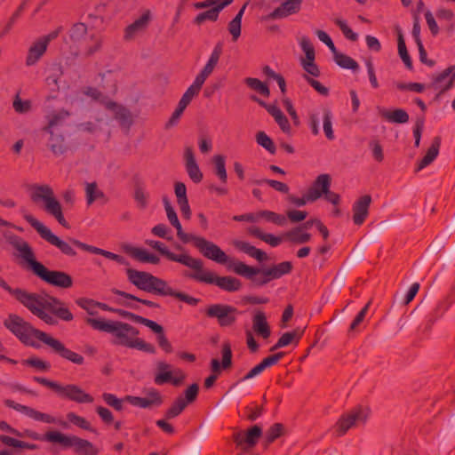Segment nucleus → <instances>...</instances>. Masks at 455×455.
I'll use <instances>...</instances> for the list:
<instances>
[{"label": "nucleus", "mask_w": 455, "mask_h": 455, "mask_svg": "<svg viewBox=\"0 0 455 455\" xmlns=\"http://www.w3.org/2000/svg\"><path fill=\"white\" fill-rule=\"evenodd\" d=\"M193 243L194 246L204 257L221 265H226L228 270L248 279L256 287H262L275 279L288 275L292 270L290 261L272 265L268 267H257L245 264L243 261L230 259L220 246L206 240L204 237L190 235L183 243Z\"/></svg>", "instance_id": "1"}, {"label": "nucleus", "mask_w": 455, "mask_h": 455, "mask_svg": "<svg viewBox=\"0 0 455 455\" xmlns=\"http://www.w3.org/2000/svg\"><path fill=\"white\" fill-rule=\"evenodd\" d=\"M0 286L13 295L34 315L49 325H56L58 320L70 322L74 315L66 304L56 297L47 294L28 292L23 289H12L0 277Z\"/></svg>", "instance_id": "2"}, {"label": "nucleus", "mask_w": 455, "mask_h": 455, "mask_svg": "<svg viewBox=\"0 0 455 455\" xmlns=\"http://www.w3.org/2000/svg\"><path fill=\"white\" fill-rule=\"evenodd\" d=\"M4 324L26 346L39 349L41 347L40 341L47 346L52 353L67 361L77 365H82L84 363V358L82 355L68 348L60 339L34 328L17 315H10Z\"/></svg>", "instance_id": "3"}, {"label": "nucleus", "mask_w": 455, "mask_h": 455, "mask_svg": "<svg viewBox=\"0 0 455 455\" xmlns=\"http://www.w3.org/2000/svg\"><path fill=\"white\" fill-rule=\"evenodd\" d=\"M24 219L28 223L30 224L33 228L36 230L42 239L59 249V251L66 256L75 257L76 255L75 247H76L93 254L101 255L108 259L117 262L120 265H129V262L122 255L87 244L74 238H69L68 241L60 239L58 235L53 234L48 227H46L44 223L39 221L31 214L24 215Z\"/></svg>", "instance_id": "4"}, {"label": "nucleus", "mask_w": 455, "mask_h": 455, "mask_svg": "<svg viewBox=\"0 0 455 455\" xmlns=\"http://www.w3.org/2000/svg\"><path fill=\"white\" fill-rule=\"evenodd\" d=\"M86 323L94 330L111 334V343L127 348H135L148 354H155L154 345L139 338L140 331L130 323L121 321L87 318Z\"/></svg>", "instance_id": "5"}, {"label": "nucleus", "mask_w": 455, "mask_h": 455, "mask_svg": "<svg viewBox=\"0 0 455 455\" xmlns=\"http://www.w3.org/2000/svg\"><path fill=\"white\" fill-rule=\"evenodd\" d=\"M10 243L19 252V257L27 264V267L36 277L52 286L68 289L73 285L72 276L63 271L50 270L37 261L29 243L18 235H12Z\"/></svg>", "instance_id": "6"}, {"label": "nucleus", "mask_w": 455, "mask_h": 455, "mask_svg": "<svg viewBox=\"0 0 455 455\" xmlns=\"http://www.w3.org/2000/svg\"><path fill=\"white\" fill-rule=\"evenodd\" d=\"M190 269L192 271L184 272V276L197 283L214 284L228 292L238 291L242 288V282L239 279L230 275L219 276L212 271L205 269L201 259L196 258Z\"/></svg>", "instance_id": "7"}, {"label": "nucleus", "mask_w": 455, "mask_h": 455, "mask_svg": "<svg viewBox=\"0 0 455 455\" xmlns=\"http://www.w3.org/2000/svg\"><path fill=\"white\" fill-rule=\"evenodd\" d=\"M31 200L37 204H41L44 211L53 217L60 225L68 228L60 202L56 198L52 187L49 185L35 184L30 188Z\"/></svg>", "instance_id": "8"}, {"label": "nucleus", "mask_w": 455, "mask_h": 455, "mask_svg": "<svg viewBox=\"0 0 455 455\" xmlns=\"http://www.w3.org/2000/svg\"><path fill=\"white\" fill-rule=\"evenodd\" d=\"M125 273L128 281L139 290L164 297L168 286L165 280L151 273L133 268H127Z\"/></svg>", "instance_id": "9"}, {"label": "nucleus", "mask_w": 455, "mask_h": 455, "mask_svg": "<svg viewBox=\"0 0 455 455\" xmlns=\"http://www.w3.org/2000/svg\"><path fill=\"white\" fill-rule=\"evenodd\" d=\"M47 442L60 443L64 448H73L77 455H99V449L90 441L74 435H65L59 431L45 433Z\"/></svg>", "instance_id": "10"}, {"label": "nucleus", "mask_w": 455, "mask_h": 455, "mask_svg": "<svg viewBox=\"0 0 455 455\" xmlns=\"http://www.w3.org/2000/svg\"><path fill=\"white\" fill-rule=\"evenodd\" d=\"M238 309L231 305L216 303L212 304L205 309V315L209 318L216 319L220 327L233 325L238 315Z\"/></svg>", "instance_id": "11"}, {"label": "nucleus", "mask_w": 455, "mask_h": 455, "mask_svg": "<svg viewBox=\"0 0 455 455\" xmlns=\"http://www.w3.org/2000/svg\"><path fill=\"white\" fill-rule=\"evenodd\" d=\"M367 407L357 406L343 414L336 424V431L339 436L344 435L351 427L364 424L369 417Z\"/></svg>", "instance_id": "12"}, {"label": "nucleus", "mask_w": 455, "mask_h": 455, "mask_svg": "<svg viewBox=\"0 0 455 455\" xmlns=\"http://www.w3.org/2000/svg\"><path fill=\"white\" fill-rule=\"evenodd\" d=\"M4 404L8 408H12L16 411L24 414L36 421H40L47 424H60L63 427H67L66 422L59 421L55 417L50 414L38 411L29 406L18 403L13 400L6 399L4 400Z\"/></svg>", "instance_id": "13"}, {"label": "nucleus", "mask_w": 455, "mask_h": 455, "mask_svg": "<svg viewBox=\"0 0 455 455\" xmlns=\"http://www.w3.org/2000/svg\"><path fill=\"white\" fill-rule=\"evenodd\" d=\"M124 399L127 403L134 407L140 409H151L160 407L164 403V397L156 388H150L144 397L126 395Z\"/></svg>", "instance_id": "14"}, {"label": "nucleus", "mask_w": 455, "mask_h": 455, "mask_svg": "<svg viewBox=\"0 0 455 455\" xmlns=\"http://www.w3.org/2000/svg\"><path fill=\"white\" fill-rule=\"evenodd\" d=\"M145 243L149 247L159 251L160 254L164 256L167 259L180 263L188 268L191 267L196 258L190 256L188 253L176 254L171 251L164 243L156 240L147 239Z\"/></svg>", "instance_id": "15"}, {"label": "nucleus", "mask_w": 455, "mask_h": 455, "mask_svg": "<svg viewBox=\"0 0 455 455\" xmlns=\"http://www.w3.org/2000/svg\"><path fill=\"white\" fill-rule=\"evenodd\" d=\"M57 395L63 399L77 403H92L94 398L92 395L86 393L79 386L75 384L60 385L59 387Z\"/></svg>", "instance_id": "16"}, {"label": "nucleus", "mask_w": 455, "mask_h": 455, "mask_svg": "<svg viewBox=\"0 0 455 455\" xmlns=\"http://www.w3.org/2000/svg\"><path fill=\"white\" fill-rule=\"evenodd\" d=\"M171 365L165 362H158L156 364L157 372L155 376V383L156 385H164L165 383H172L174 386H179L183 379H185V375L181 371H177L176 373L179 376H172V372L171 371Z\"/></svg>", "instance_id": "17"}, {"label": "nucleus", "mask_w": 455, "mask_h": 455, "mask_svg": "<svg viewBox=\"0 0 455 455\" xmlns=\"http://www.w3.org/2000/svg\"><path fill=\"white\" fill-rule=\"evenodd\" d=\"M262 435V429L259 426L254 425L247 430L246 433L239 432L234 435V441L236 445L243 450L254 447Z\"/></svg>", "instance_id": "18"}, {"label": "nucleus", "mask_w": 455, "mask_h": 455, "mask_svg": "<svg viewBox=\"0 0 455 455\" xmlns=\"http://www.w3.org/2000/svg\"><path fill=\"white\" fill-rule=\"evenodd\" d=\"M223 52V44L222 43H217L215 46L213 47V50L204 66L203 69L200 71V73L196 76V80L201 83V84H204L206 79L210 76V75L213 72L215 68L217 67L220 56Z\"/></svg>", "instance_id": "19"}, {"label": "nucleus", "mask_w": 455, "mask_h": 455, "mask_svg": "<svg viewBox=\"0 0 455 455\" xmlns=\"http://www.w3.org/2000/svg\"><path fill=\"white\" fill-rule=\"evenodd\" d=\"M303 0H284L280 6L267 15V19H283L298 13L301 9Z\"/></svg>", "instance_id": "20"}, {"label": "nucleus", "mask_w": 455, "mask_h": 455, "mask_svg": "<svg viewBox=\"0 0 455 455\" xmlns=\"http://www.w3.org/2000/svg\"><path fill=\"white\" fill-rule=\"evenodd\" d=\"M371 203V196L364 195L358 198L353 204V221L355 225H362L369 214V208Z\"/></svg>", "instance_id": "21"}, {"label": "nucleus", "mask_w": 455, "mask_h": 455, "mask_svg": "<svg viewBox=\"0 0 455 455\" xmlns=\"http://www.w3.org/2000/svg\"><path fill=\"white\" fill-rule=\"evenodd\" d=\"M455 79V67L450 66L445 68L442 73L437 75L433 81V87L439 90L437 96L444 93L450 90Z\"/></svg>", "instance_id": "22"}, {"label": "nucleus", "mask_w": 455, "mask_h": 455, "mask_svg": "<svg viewBox=\"0 0 455 455\" xmlns=\"http://www.w3.org/2000/svg\"><path fill=\"white\" fill-rule=\"evenodd\" d=\"M331 187V177L329 174H320L316 177L307 193L311 201H316L323 193L328 192Z\"/></svg>", "instance_id": "23"}, {"label": "nucleus", "mask_w": 455, "mask_h": 455, "mask_svg": "<svg viewBox=\"0 0 455 455\" xmlns=\"http://www.w3.org/2000/svg\"><path fill=\"white\" fill-rule=\"evenodd\" d=\"M151 20V12L150 11H145L140 18L135 20L132 24H130L124 30V39L131 40L134 38L140 33L145 31L149 24Z\"/></svg>", "instance_id": "24"}, {"label": "nucleus", "mask_w": 455, "mask_h": 455, "mask_svg": "<svg viewBox=\"0 0 455 455\" xmlns=\"http://www.w3.org/2000/svg\"><path fill=\"white\" fill-rule=\"evenodd\" d=\"M185 167L190 180L195 183H200L204 175L201 172L191 148H187L184 152Z\"/></svg>", "instance_id": "25"}, {"label": "nucleus", "mask_w": 455, "mask_h": 455, "mask_svg": "<svg viewBox=\"0 0 455 455\" xmlns=\"http://www.w3.org/2000/svg\"><path fill=\"white\" fill-rule=\"evenodd\" d=\"M222 361L220 363L218 359L211 361V370L214 375L220 372L221 369L226 370L232 365V349L229 342H224L221 347Z\"/></svg>", "instance_id": "26"}, {"label": "nucleus", "mask_w": 455, "mask_h": 455, "mask_svg": "<svg viewBox=\"0 0 455 455\" xmlns=\"http://www.w3.org/2000/svg\"><path fill=\"white\" fill-rule=\"evenodd\" d=\"M174 192L177 197V204L180 207L182 216L189 220L191 217V210L187 196V188L183 182L178 181L174 185Z\"/></svg>", "instance_id": "27"}, {"label": "nucleus", "mask_w": 455, "mask_h": 455, "mask_svg": "<svg viewBox=\"0 0 455 455\" xmlns=\"http://www.w3.org/2000/svg\"><path fill=\"white\" fill-rule=\"evenodd\" d=\"M163 202L166 212L167 219L170 221V223L176 228L177 236L183 243L191 234H188L183 231L181 224L178 219L177 213L174 208L172 206L169 200L166 197H164L163 199Z\"/></svg>", "instance_id": "28"}, {"label": "nucleus", "mask_w": 455, "mask_h": 455, "mask_svg": "<svg viewBox=\"0 0 455 455\" xmlns=\"http://www.w3.org/2000/svg\"><path fill=\"white\" fill-rule=\"evenodd\" d=\"M309 225L310 223L307 222L304 226L290 229L289 231L283 233L284 239L295 244H302L309 242L311 239V235L305 231V228H307Z\"/></svg>", "instance_id": "29"}, {"label": "nucleus", "mask_w": 455, "mask_h": 455, "mask_svg": "<svg viewBox=\"0 0 455 455\" xmlns=\"http://www.w3.org/2000/svg\"><path fill=\"white\" fill-rule=\"evenodd\" d=\"M252 330L253 331L262 339H268L271 334L270 327L267 323L265 314L261 311H258L252 318Z\"/></svg>", "instance_id": "30"}, {"label": "nucleus", "mask_w": 455, "mask_h": 455, "mask_svg": "<svg viewBox=\"0 0 455 455\" xmlns=\"http://www.w3.org/2000/svg\"><path fill=\"white\" fill-rule=\"evenodd\" d=\"M113 293L119 297H122V298L131 300V301L124 302V305L125 307H130L134 310H138L139 307L136 304L132 303V301L141 303V304H143L148 307H151V308H159L160 307V305L155 301L145 299H140L133 294L128 293L124 291L114 290Z\"/></svg>", "instance_id": "31"}, {"label": "nucleus", "mask_w": 455, "mask_h": 455, "mask_svg": "<svg viewBox=\"0 0 455 455\" xmlns=\"http://www.w3.org/2000/svg\"><path fill=\"white\" fill-rule=\"evenodd\" d=\"M47 45L40 38L35 41L29 47L26 58L27 66H34L38 62L47 50Z\"/></svg>", "instance_id": "32"}, {"label": "nucleus", "mask_w": 455, "mask_h": 455, "mask_svg": "<svg viewBox=\"0 0 455 455\" xmlns=\"http://www.w3.org/2000/svg\"><path fill=\"white\" fill-rule=\"evenodd\" d=\"M233 245L235 249L248 254L250 257L261 262L267 259V253L260 249L250 244L248 242L242 240H234Z\"/></svg>", "instance_id": "33"}, {"label": "nucleus", "mask_w": 455, "mask_h": 455, "mask_svg": "<svg viewBox=\"0 0 455 455\" xmlns=\"http://www.w3.org/2000/svg\"><path fill=\"white\" fill-rule=\"evenodd\" d=\"M69 116V112L64 109L52 111L47 115L48 125L44 128V131L48 133H52L54 129L64 125L65 121Z\"/></svg>", "instance_id": "34"}, {"label": "nucleus", "mask_w": 455, "mask_h": 455, "mask_svg": "<svg viewBox=\"0 0 455 455\" xmlns=\"http://www.w3.org/2000/svg\"><path fill=\"white\" fill-rule=\"evenodd\" d=\"M304 333V330L297 328L293 330L292 331H288L283 333L277 342L270 348V351H275L276 349L284 347L289 346L291 343H295L297 345L301 339L302 335Z\"/></svg>", "instance_id": "35"}, {"label": "nucleus", "mask_w": 455, "mask_h": 455, "mask_svg": "<svg viewBox=\"0 0 455 455\" xmlns=\"http://www.w3.org/2000/svg\"><path fill=\"white\" fill-rule=\"evenodd\" d=\"M441 146V139L440 137H435L431 146L428 148L426 155L419 162L418 166L416 168V172H419L429 165L437 157L439 154V149Z\"/></svg>", "instance_id": "36"}, {"label": "nucleus", "mask_w": 455, "mask_h": 455, "mask_svg": "<svg viewBox=\"0 0 455 455\" xmlns=\"http://www.w3.org/2000/svg\"><path fill=\"white\" fill-rule=\"evenodd\" d=\"M107 109L114 113L116 120L118 121L122 127L126 129L130 128L132 124V118L129 109L116 102L115 107H107Z\"/></svg>", "instance_id": "37"}, {"label": "nucleus", "mask_w": 455, "mask_h": 455, "mask_svg": "<svg viewBox=\"0 0 455 455\" xmlns=\"http://www.w3.org/2000/svg\"><path fill=\"white\" fill-rule=\"evenodd\" d=\"M107 109L114 113L116 120L118 121L122 127L126 129L130 128L132 124V118L129 109L116 102L115 107H107Z\"/></svg>", "instance_id": "38"}, {"label": "nucleus", "mask_w": 455, "mask_h": 455, "mask_svg": "<svg viewBox=\"0 0 455 455\" xmlns=\"http://www.w3.org/2000/svg\"><path fill=\"white\" fill-rule=\"evenodd\" d=\"M84 95L91 98L92 100L99 102L107 107H115L116 101L110 100L107 95H104L99 89L92 86L84 87L82 90Z\"/></svg>", "instance_id": "39"}, {"label": "nucleus", "mask_w": 455, "mask_h": 455, "mask_svg": "<svg viewBox=\"0 0 455 455\" xmlns=\"http://www.w3.org/2000/svg\"><path fill=\"white\" fill-rule=\"evenodd\" d=\"M247 4H244L242 8L238 11L236 15L233 18V20L228 23V29L230 35L232 36V40L234 42L237 41V39L241 36V28H242V19L246 9Z\"/></svg>", "instance_id": "40"}, {"label": "nucleus", "mask_w": 455, "mask_h": 455, "mask_svg": "<svg viewBox=\"0 0 455 455\" xmlns=\"http://www.w3.org/2000/svg\"><path fill=\"white\" fill-rule=\"evenodd\" d=\"M321 117L323 122V130L326 139L331 141L334 140L335 134L333 131V115L331 111L328 108H323Z\"/></svg>", "instance_id": "41"}, {"label": "nucleus", "mask_w": 455, "mask_h": 455, "mask_svg": "<svg viewBox=\"0 0 455 455\" xmlns=\"http://www.w3.org/2000/svg\"><path fill=\"white\" fill-rule=\"evenodd\" d=\"M50 135L48 142L50 150L55 156L63 155L67 150L64 136L61 134L55 135L54 131H52V133H50Z\"/></svg>", "instance_id": "42"}, {"label": "nucleus", "mask_w": 455, "mask_h": 455, "mask_svg": "<svg viewBox=\"0 0 455 455\" xmlns=\"http://www.w3.org/2000/svg\"><path fill=\"white\" fill-rule=\"evenodd\" d=\"M268 113L274 117L275 123L278 124L283 132L288 135L291 133L290 122L278 107L270 108V109H268Z\"/></svg>", "instance_id": "43"}, {"label": "nucleus", "mask_w": 455, "mask_h": 455, "mask_svg": "<svg viewBox=\"0 0 455 455\" xmlns=\"http://www.w3.org/2000/svg\"><path fill=\"white\" fill-rule=\"evenodd\" d=\"M381 116L394 124H405L409 121V115L403 108H395L393 111L383 110Z\"/></svg>", "instance_id": "44"}, {"label": "nucleus", "mask_w": 455, "mask_h": 455, "mask_svg": "<svg viewBox=\"0 0 455 455\" xmlns=\"http://www.w3.org/2000/svg\"><path fill=\"white\" fill-rule=\"evenodd\" d=\"M202 86L203 84H201V83L195 79L193 84L186 90V92L182 95L181 99L179 101L178 106L186 109V108L189 105L193 98L199 93Z\"/></svg>", "instance_id": "45"}, {"label": "nucleus", "mask_w": 455, "mask_h": 455, "mask_svg": "<svg viewBox=\"0 0 455 455\" xmlns=\"http://www.w3.org/2000/svg\"><path fill=\"white\" fill-rule=\"evenodd\" d=\"M164 297H172L190 306H196L200 299L185 292L177 291L168 284Z\"/></svg>", "instance_id": "46"}, {"label": "nucleus", "mask_w": 455, "mask_h": 455, "mask_svg": "<svg viewBox=\"0 0 455 455\" xmlns=\"http://www.w3.org/2000/svg\"><path fill=\"white\" fill-rule=\"evenodd\" d=\"M86 203L88 205L93 204L96 200L104 198L103 191L98 188L96 182H87L85 184Z\"/></svg>", "instance_id": "47"}, {"label": "nucleus", "mask_w": 455, "mask_h": 455, "mask_svg": "<svg viewBox=\"0 0 455 455\" xmlns=\"http://www.w3.org/2000/svg\"><path fill=\"white\" fill-rule=\"evenodd\" d=\"M259 220L264 219L266 221L283 227L286 224V217L275 212L264 210L258 212Z\"/></svg>", "instance_id": "48"}, {"label": "nucleus", "mask_w": 455, "mask_h": 455, "mask_svg": "<svg viewBox=\"0 0 455 455\" xmlns=\"http://www.w3.org/2000/svg\"><path fill=\"white\" fill-rule=\"evenodd\" d=\"M188 402L185 401L184 397L179 396L172 406L165 411V418L172 419L178 417L187 407Z\"/></svg>", "instance_id": "49"}, {"label": "nucleus", "mask_w": 455, "mask_h": 455, "mask_svg": "<svg viewBox=\"0 0 455 455\" xmlns=\"http://www.w3.org/2000/svg\"><path fill=\"white\" fill-rule=\"evenodd\" d=\"M213 164L215 166V174L222 184H227L228 173L226 170L225 157L221 155L215 156L213 157Z\"/></svg>", "instance_id": "50"}, {"label": "nucleus", "mask_w": 455, "mask_h": 455, "mask_svg": "<svg viewBox=\"0 0 455 455\" xmlns=\"http://www.w3.org/2000/svg\"><path fill=\"white\" fill-rule=\"evenodd\" d=\"M244 83L248 87L259 92L262 96L268 97L270 94L267 85L258 78L247 77L245 78Z\"/></svg>", "instance_id": "51"}, {"label": "nucleus", "mask_w": 455, "mask_h": 455, "mask_svg": "<svg viewBox=\"0 0 455 455\" xmlns=\"http://www.w3.org/2000/svg\"><path fill=\"white\" fill-rule=\"evenodd\" d=\"M22 364L34 368L37 371H48L51 369V363L36 356L28 357L22 361Z\"/></svg>", "instance_id": "52"}, {"label": "nucleus", "mask_w": 455, "mask_h": 455, "mask_svg": "<svg viewBox=\"0 0 455 455\" xmlns=\"http://www.w3.org/2000/svg\"><path fill=\"white\" fill-rule=\"evenodd\" d=\"M334 60L338 66L345 69L355 71L359 68L358 63L350 56L346 55L344 53H339V55H336Z\"/></svg>", "instance_id": "53"}, {"label": "nucleus", "mask_w": 455, "mask_h": 455, "mask_svg": "<svg viewBox=\"0 0 455 455\" xmlns=\"http://www.w3.org/2000/svg\"><path fill=\"white\" fill-rule=\"evenodd\" d=\"M256 142L272 155L276 151L274 141L265 132L256 134Z\"/></svg>", "instance_id": "54"}, {"label": "nucleus", "mask_w": 455, "mask_h": 455, "mask_svg": "<svg viewBox=\"0 0 455 455\" xmlns=\"http://www.w3.org/2000/svg\"><path fill=\"white\" fill-rule=\"evenodd\" d=\"M321 115L322 110L312 111L308 114L307 126L314 136H317L320 133V121L322 120Z\"/></svg>", "instance_id": "55"}, {"label": "nucleus", "mask_w": 455, "mask_h": 455, "mask_svg": "<svg viewBox=\"0 0 455 455\" xmlns=\"http://www.w3.org/2000/svg\"><path fill=\"white\" fill-rule=\"evenodd\" d=\"M67 419L70 423L84 430L94 432V429L92 427L91 423L85 418L79 416L75 412H68L67 414Z\"/></svg>", "instance_id": "56"}, {"label": "nucleus", "mask_w": 455, "mask_h": 455, "mask_svg": "<svg viewBox=\"0 0 455 455\" xmlns=\"http://www.w3.org/2000/svg\"><path fill=\"white\" fill-rule=\"evenodd\" d=\"M102 399L108 406L112 407L117 411H123L124 402H126L124 398H119L111 393H103Z\"/></svg>", "instance_id": "57"}, {"label": "nucleus", "mask_w": 455, "mask_h": 455, "mask_svg": "<svg viewBox=\"0 0 455 455\" xmlns=\"http://www.w3.org/2000/svg\"><path fill=\"white\" fill-rule=\"evenodd\" d=\"M398 53L407 68H412V61L408 53L406 44L402 34L398 36Z\"/></svg>", "instance_id": "58"}, {"label": "nucleus", "mask_w": 455, "mask_h": 455, "mask_svg": "<svg viewBox=\"0 0 455 455\" xmlns=\"http://www.w3.org/2000/svg\"><path fill=\"white\" fill-rule=\"evenodd\" d=\"M125 251L127 253H129L132 258L147 263L148 260V257L150 255V252H148L147 250L138 247H127L125 248Z\"/></svg>", "instance_id": "59"}, {"label": "nucleus", "mask_w": 455, "mask_h": 455, "mask_svg": "<svg viewBox=\"0 0 455 455\" xmlns=\"http://www.w3.org/2000/svg\"><path fill=\"white\" fill-rule=\"evenodd\" d=\"M335 24L342 31L345 37L350 41H356L358 39V35L354 32L347 25V21L342 19H335Z\"/></svg>", "instance_id": "60"}, {"label": "nucleus", "mask_w": 455, "mask_h": 455, "mask_svg": "<svg viewBox=\"0 0 455 455\" xmlns=\"http://www.w3.org/2000/svg\"><path fill=\"white\" fill-rule=\"evenodd\" d=\"M219 18V13L212 7L210 10L198 13L194 19V23L200 25L205 20L216 21Z\"/></svg>", "instance_id": "61"}, {"label": "nucleus", "mask_w": 455, "mask_h": 455, "mask_svg": "<svg viewBox=\"0 0 455 455\" xmlns=\"http://www.w3.org/2000/svg\"><path fill=\"white\" fill-rule=\"evenodd\" d=\"M87 33V27L84 23L78 22L73 25L69 31L71 40L76 42L81 40Z\"/></svg>", "instance_id": "62"}, {"label": "nucleus", "mask_w": 455, "mask_h": 455, "mask_svg": "<svg viewBox=\"0 0 455 455\" xmlns=\"http://www.w3.org/2000/svg\"><path fill=\"white\" fill-rule=\"evenodd\" d=\"M148 193L141 186H137L134 190V200L141 209L147 208L148 204Z\"/></svg>", "instance_id": "63"}, {"label": "nucleus", "mask_w": 455, "mask_h": 455, "mask_svg": "<svg viewBox=\"0 0 455 455\" xmlns=\"http://www.w3.org/2000/svg\"><path fill=\"white\" fill-rule=\"evenodd\" d=\"M299 46L306 55V59L315 60V52L314 46L307 36H302L299 41Z\"/></svg>", "instance_id": "64"}]
</instances>
